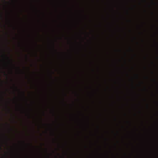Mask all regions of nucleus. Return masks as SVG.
<instances>
[{
	"label": "nucleus",
	"instance_id": "obj_1",
	"mask_svg": "<svg viewBox=\"0 0 158 158\" xmlns=\"http://www.w3.org/2000/svg\"><path fill=\"white\" fill-rule=\"evenodd\" d=\"M2 60L3 61H10V60L7 56H2Z\"/></svg>",
	"mask_w": 158,
	"mask_h": 158
}]
</instances>
